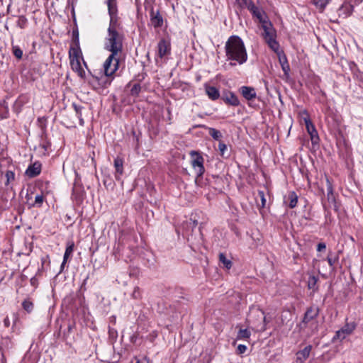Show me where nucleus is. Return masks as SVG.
Here are the masks:
<instances>
[{"instance_id": "obj_19", "label": "nucleus", "mask_w": 363, "mask_h": 363, "mask_svg": "<svg viewBox=\"0 0 363 363\" xmlns=\"http://www.w3.org/2000/svg\"><path fill=\"white\" fill-rule=\"evenodd\" d=\"M205 91L208 98L213 101H215L220 97V92L215 86L206 84Z\"/></svg>"}, {"instance_id": "obj_16", "label": "nucleus", "mask_w": 363, "mask_h": 363, "mask_svg": "<svg viewBox=\"0 0 363 363\" xmlns=\"http://www.w3.org/2000/svg\"><path fill=\"white\" fill-rule=\"evenodd\" d=\"M312 350L311 345H307L303 350L296 352V361L303 363L309 357Z\"/></svg>"}, {"instance_id": "obj_32", "label": "nucleus", "mask_w": 363, "mask_h": 363, "mask_svg": "<svg viewBox=\"0 0 363 363\" xmlns=\"http://www.w3.org/2000/svg\"><path fill=\"white\" fill-rule=\"evenodd\" d=\"M5 177L6 178V181L5 182L6 186H9L10 183L15 179V173L11 170L6 171L5 174Z\"/></svg>"}, {"instance_id": "obj_11", "label": "nucleus", "mask_w": 363, "mask_h": 363, "mask_svg": "<svg viewBox=\"0 0 363 363\" xmlns=\"http://www.w3.org/2000/svg\"><path fill=\"white\" fill-rule=\"evenodd\" d=\"M240 93L247 101L253 100L257 96L255 88L252 86H242L239 89Z\"/></svg>"}, {"instance_id": "obj_5", "label": "nucleus", "mask_w": 363, "mask_h": 363, "mask_svg": "<svg viewBox=\"0 0 363 363\" xmlns=\"http://www.w3.org/2000/svg\"><path fill=\"white\" fill-rule=\"evenodd\" d=\"M190 155L191 156V164L196 174L195 182H197L205 172V167L203 166L204 159L199 153L195 151H191Z\"/></svg>"}, {"instance_id": "obj_38", "label": "nucleus", "mask_w": 363, "mask_h": 363, "mask_svg": "<svg viewBox=\"0 0 363 363\" xmlns=\"http://www.w3.org/2000/svg\"><path fill=\"white\" fill-rule=\"evenodd\" d=\"M141 89L140 85L138 84H134V86L130 89L131 95L137 96L140 93Z\"/></svg>"}, {"instance_id": "obj_47", "label": "nucleus", "mask_w": 363, "mask_h": 363, "mask_svg": "<svg viewBox=\"0 0 363 363\" xmlns=\"http://www.w3.org/2000/svg\"><path fill=\"white\" fill-rule=\"evenodd\" d=\"M4 324L6 327H9L10 325V320H9V318L8 317H6L4 320Z\"/></svg>"}, {"instance_id": "obj_15", "label": "nucleus", "mask_w": 363, "mask_h": 363, "mask_svg": "<svg viewBox=\"0 0 363 363\" xmlns=\"http://www.w3.org/2000/svg\"><path fill=\"white\" fill-rule=\"evenodd\" d=\"M222 99L223 101L233 106H238L240 105V101L238 96L233 92H228L223 96Z\"/></svg>"}, {"instance_id": "obj_24", "label": "nucleus", "mask_w": 363, "mask_h": 363, "mask_svg": "<svg viewBox=\"0 0 363 363\" xmlns=\"http://www.w3.org/2000/svg\"><path fill=\"white\" fill-rule=\"evenodd\" d=\"M74 250V243H71L69 245L67 246L64 256H63V261L61 264V268L64 267L65 263L67 262L69 257L72 254Z\"/></svg>"}, {"instance_id": "obj_35", "label": "nucleus", "mask_w": 363, "mask_h": 363, "mask_svg": "<svg viewBox=\"0 0 363 363\" xmlns=\"http://www.w3.org/2000/svg\"><path fill=\"white\" fill-rule=\"evenodd\" d=\"M44 201V196L41 194H38L35 197V202L32 204V206H38L40 207Z\"/></svg>"}, {"instance_id": "obj_12", "label": "nucleus", "mask_w": 363, "mask_h": 363, "mask_svg": "<svg viewBox=\"0 0 363 363\" xmlns=\"http://www.w3.org/2000/svg\"><path fill=\"white\" fill-rule=\"evenodd\" d=\"M40 172L41 163L39 162H35L28 166L26 171V174L30 178H33L39 175Z\"/></svg>"}, {"instance_id": "obj_48", "label": "nucleus", "mask_w": 363, "mask_h": 363, "mask_svg": "<svg viewBox=\"0 0 363 363\" xmlns=\"http://www.w3.org/2000/svg\"><path fill=\"white\" fill-rule=\"evenodd\" d=\"M132 363H146L145 362H141L138 359L135 358V362H132Z\"/></svg>"}, {"instance_id": "obj_33", "label": "nucleus", "mask_w": 363, "mask_h": 363, "mask_svg": "<svg viewBox=\"0 0 363 363\" xmlns=\"http://www.w3.org/2000/svg\"><path fill=\"white\" fill-rule=\"evenodd\" d=\"M251 333L247 329H240L238 334V339H247L250 337Z\"/></svg>"}, {"instance_id": "obj_28", "label": "nucleus", "mask_w": 363, "mask_h": 363, "mask_svg": "<svg viewBox=\"0 0 363 363\" xmlns=\"http://www.w3.org/2000/svg\"><path fill=\"white\" fill-rule=\"evenodd\" d=\"M219 261L223 264V267L226 269H230L232 267V262L227 259L226 256L223 253L219 254Z\"/></svg>"}, {"instance_id": "obj_8", "label": "nucleus", "mask_w": 363, "mask_h": 363, "mask_svg": "<svg viewBox=\"0 0 363 363\" xmlns=\"http://www.w3.org/2000/svg\"><path fill=\"white\" fill-rule=\"evenodd\" d=\"M303 121L306 125V128L308 133L310 135L311 143L313 145H316L319 143V137L318 132L308 117L303 118Z\"/></svg>"}, {"instance_id": "obj_34", "label": "nucleus", "mask_w": 363, "mask_h": 363, "mask_svg": "<svg viewBox=\"0 0 363 363\" xmlns=\"http://www.w3.org/2000/svg\"><path fill=\"white\" fill-rule=\"evenodd\" d=\"M0 116L1 118H6L9 116V108L4 104H0Z\"/></svg>"}, {"instance_id": "obj_9", "label": "nucleus", "mask_w": 363, "mask_h": 363, "mask_svg": "<svg viewBox=\"0 0 363 363\" xmlns=\"http://www.w3.org/2000/svg\"><path fill=\"white\" fill-rule=\"evenodd\" d=\"M356 325L354 323H347L341 329L337 330L333 339L343 340L347 335H350L355 329Z\"/></svg>"}, {"instance_id": "obj_3", "label": "nucleus", "mask_w": 363, "mask_h": 363, "mask_svg": "<svg viewBox=\"0 0 363 363\" xmlns=\"http://www.w3.org/2000/svg\"><path fill=\"white\" fill-rule=\"evenodd\" d=\"M262 27L264 30L262 36L265 42L268 44L269 48L274 52H277L279 48V45L276 40V31L272 27V24L269 21H267L262 24Z\"/></svg>"}, {"instance_id": "obj_43", "label": "nucleus", "mask_w": 363, "mask_h": 363, "mask_svg": "<svg viewBox=\"0 0 363 363\" xmlns=\"http://www.w3.org/2000/svg\"><path fill=\"white\" fill-rule=\"evenodd\" d=\"M247 347L245 345H239L237 347V352L238 354H243L246 352Z\"/></svg>"}, {"instance_id": "obj_49", "label": "nucleus", "mask_w": 363, "mask_h": 363, "mask_svg": "<svg viewBox=\"0 0 363 363\" xmlns=\"http://www.w3.org/2000/svg\"><path fill=\"white\" fill-rule=\"evenodd\" d=\"M72 328H73V325L69 324L67 327V330L69 332H71L72 330Z\"/></svg>"}, {"instance_id": "obj_37", "label": "nucleus", "mask_w": 363, "mask_h": 363, "mask_svg": "<svg viewBox=\"0 0 363 363\" xmlns=\"http://www.w3.org/2000/svg\"><path fill=\"white\" fill-rule=\"evenodd\" d=\"M327 261L332 269H335V264L338 261V257H332L328 255L327 257Z\"/></svg>"}, {"instance_id": "obj_23", "label": "nucleus", "mask_w": 363, "mask_h": 363, "mask_svg": "<svg viewBox=\"0 0 363 363\" xmlns=\"http://www.w3.org/2000/svg\"><path fill=\"white\" fill-rule=\"evenodd\" d=\"M72 107L76 113L77 118L79 120V124L83 125L84 123V119L82 118V110L84 108L82 106L77 104L75 103L72 104Z\"/></svg>"}, {"instance_id": "obj_50", "label": "nucleus", "mask_w": 363, "mask_h": 363, "mask_svg": "<svg viewBox=\"0 0 363 363\" xmlns=\"http://www.w3.org/2000/svg\"><path fill=\"white\" fill-rule=\"evenodd\" d=\"M230 65L233 66V65H235V63H233V62H230Z\"/></svg>"}, {"instance_id": "obj_31", "label": "nucleus", "mask_w": 363, "mask_h": 363, "mask_svg": "<svg viewBox=\"0 0 363 363\" xmlns=\"http://www.w3.org/2000/svg\"><path fill=\"white\" fill-rule=\"evenodd\" d=\"M22 307L26 311H27L28 313H30L33 310V303L29 299H26L22 303Z\"/></svg>"}, {"instance_id": "obj_21", "label": "nucleus", "mask_w": 363, "mask_h": 363, "mask_svg": "<svg viewBox=\"0 0 363 363\" xmlns=\"http://www.w3.org/2000/svg\"><path fill=\"white\" fill-rule=\"evenodd\" d=\"M285 203L289 201V206L291 208H294L296 206L298 202V196L295 191H290L286 197Z\"/></svg>"}, {"instance_id": "obj_52", "label": "nucleus", "mask_w": 363, "mask_h": 363, "mask_svg": "<svg viewBox=\"0 0 363 363\" xmlns=\"http://www.w3.org/2000/svg\"><path fill=\"white\" fill-rule=\"evenodd\" d=\"M2 1H3V0H0V2H2Z\"/></svg>"}, {"instance_id": "obj_2", "label": "nucleus", "mask_w": 363, "mask_h": 363, "mask_svg": "<svg viewBox=\"0 0 363 363\" xmlns=\"http://www.w3.org/2000/svg\"><path fill=\"white\" fill-rule=\"evenodd\" d=\"M227 60L242 65L247 60V53L242 40L238 35L230 36L225 45Z\"/></svg>"}, {"instance_id": "obj_6", "label": "nucleus", "mask_w": 363, "mask_h": 363, "mask_svg": "<svg viewBox=\"0 0 363 363\" xmlns=\"http://www.w3.org/2000/svg\"><path fill=\"white\" fill-rule=\"evenodd\" d=\"M120 54L111 52L104 63V69L106 76H112L118 69Z\"/></svg>"}, {"instance_id": "obj_42", "label": "nucleus", "mask_w": 363, "mask_h": 363, "mask_svg": "<svg viewBox=\"0 0 363 363\" xmlns=\"http://www.w3.org/2000/svg\"><path fill=\"white\" fill-rule=\"evenodd\" d=\"M258 195L261 199L262 207H264L266 205V199L263 191H259Z\"/></svg>"}, {"instance_id": "obj_51", "label": "nucleus", "mask_w": 363, "mask_h": 363, "mask_svg": "<svg viewBox=\"0 0 363 363\" xmlns=\"http://www.w3.org/2000/svg\"><path fill=\"white\" fill-rule=\"evenodd\" d=\"M86 279H88V277H86V279L84 281V284L85 283V281H86Z\"/></svg>"}, {"instance_id": "obj_29", "label": "nucleus", "mask_w": 363, "mask_h": 363, "mask_svg": "<svg viewBox=\"0 0 363 363\" xmlns=\"http://www.w3.org/2000/svg\"><path fill=\"white\" fill-rule=\"evenodd\" d=\"M12 45V53L15 56V57L18 60H21L23 57V50L22 49L18 46L13 45V43H11Z\"/></svg>"}, {"instance_id": "obj_39", "label": "nucleus", "mask_w": 363, "mask_h": 363, "mask_svg": "<svg viewBox=\"0 0 363 363\" xmlns=\"http://www.w3.org/2000/svg\"><path fill=\"white\" fill-rule=\"evenodd\" d=\"M218 150L220 151V154L222 157H225V153L227 150V145L223 142H220L218 144Z\"/></svg>"}, {"instance_id": "obj_45", "label": "nucleus", "mask_w": 363, "mask_h": 363, "mask_svg": "<svg viewBox=\"0 0 363 363\" xmlns=\"http://www.w3.org/2000/svg\"><path fill=\"white\" fill-rule=\"evenodd\" d=\"M325 248H326V245L324 242H320L317 245V251L318 252H321V251L325 250Z\"/></svg>"}, {"instance_id": "obj_7", "label": "nucleus", "mask_w": 363, "mask_h": 363, "mask_svg": "<svg viewBox=\"0 0 363 363\" xmlns=\"http://www.w3.org/2000/svg\"><path fill=\"white\" fill-rule=\"evenodd\" d=\"M239 1L241 6H246L248 10L252 13L253 16L256 17L259 21L262 24L267 22V17L264 16V13L259 8L256 6L251 0H236Z\"/></svg>"}, {"instance_id": "obj_36", "label": "nucleus", "mask_w": 363, "mask_h": 363, "mask_svg": "<svg viewBox=\"0 0 363 363\" xmlns=\"http://www.w3.org/2000/svg\"><path fill=\"white\" fill-rule=\"evenodd\" d=\"M23 104V101L20 99L18 98L14 103L13 104V110L16 113H18L21 111V107Z\"/></svg>"}, {"instance_id": "obj_30", "label": "nucleus", "mask_w": 363, "mask_h": 363, "mask_svg": "<svg viewBox=\"0 0 363 363\" xmlns=\"http://www.w3.org/2000/svg\"><path fill=\"white\" fill-rule=\"evenodd\" d=\"M28 24V19L25 16H19L18 21L16 22V25L21 29H23L26 27Z\"/></svg>"}, {"instance_id": "obj_1", "label": "nucleus", "mask_w": 363, "mask_h": 363, "mask_svg": "<svg viewBox=\"0 0 363 363\" xmlns=\"http://www.w3.org/2000/svg\"><path fill=\"white\" fill-rule=\"evenodd\" d=\"M110 16L109 26L104 38V49L110 52L121 54L123 51L124 35L119 31L117 22V0H106Z\"/></svg>"}, {"instance_id": "obj_4", "label": "nucleus", "mask_w": 363, "mask_h": 363, "mask_svg": "<svg viewBox=\"0 0 363 363\" xmlns=\"http://www.w3.org/2000/svg\"><path fill=\"white\" fill-rule=\"evenodd\" d=\"M248 321L253 325L254 328L259 332L266 330L267 318L263 311L256 309L251 312Z\"/></svg>"}, {"instance_id": "obj_27", "label": "nucleus", "mask_w": 363, "mask_h": 363, "mask_svg": "<svg viewBox=\"0 0 363 363\" xmlns=\"http://www.w3.org/2000/svg\"><path fill=\"white\" fill-rule=\"evenodd\" d=\"M327 182V198L328 201L334 202L335 201V196L333 194V189L332 184L328 179H326Z\"/></svg>"}, {"instance_id": "obj_46", "label": "nucleus", "mask_w": 363, "mask_h": 363, "mask_svg": "<svg viewBox=\"0 0 363 363\" xmlns=\"http://www.w3.org/2000/svg\"><path fill=\"white\" fill-rule=\"evenodd\" d=\"M30 284L34 286L35 288L37 287L38 284V279L33 277L30 279Z\"/></svg>"}, {"instance_id": "obj_40", "label": "nucleus", "mask_w": 363, "mask_h": 363, "mask_svg": "<svg viewBox=\"0 0 363 363\" xmlns=\"http://www.w3.org/2000/svg\"><path fill=\"white\" fill-rule=\"evenodd\" d=\"M131 296L134 299H138L141 297V294L140 291V288L138 286H135L133 289V291L131 294Z\"/></svg>"}, {"instance_id": "obj_26", "label": "nucleus", "mask_w": 363, "mask_h": 363, "mask_svg": "<svg viewBox=\"0 0 363 363\" xmlns=\"http://www.w3.org/2000/svg\"><path fill=\"white\" fill-rule=\"evenodd\" d=\"M279 62L281 66V69L286 77H289V72L290 71V67L287 62L286 57L284 56L282 58L279 57Z\"/></svg>"}, {"instance_id": "obj_22", "label": "nucleus", "mask_w": 363, "mask_h": 363, "mask_svg": "<svg viewBox=\"0 0 363 363\" xmlns=\"http://www.w3.org/2000/svg\"><path fill=\"white\" fill-rule=\"evenodd\" d=\"M200 126L206 128L208 130V134L216 140H220V138L223 137L222 133L218 130H216L213 128L207 127L206 125Z\"/></svg>"}, {"instance_id": "obj_20", "label": "nucleus", "mask_w": 363, "mask_h": 363, "mask_svg": "<svg viewBox=\"0 0 363 363\" xmlns=\"http://www.w3.org/2000/svg\"><path fill=\"white\" fill-rule=\"evenodd\" d=\"M70 66L72 69L77 72L78 75L81 77H83L85 74L84 70L82 69L80 60H76L75 61H70Z\"/></svg>"}, {"instance_id": "obj_25", "label": "nucleus", "mask_w": 363, "mask_h": 363, "mask_svg": "<svg viewBox=\"0 0 363 363\" xmlns=\"http://www.w3.org/2000/svg\"><path fill=\"white\" fill-rule=\"evenodd\" d=\"M318 280V277H316L315 276H310L308 277V288L309 289L313 290V292L318 291V286H317Z\"/></svg>"}, {"instance_id": "obj_17", "label": "nucleus", "mask_w": 363, "mask_h": 363, "mask_svg": "<svg viewBox=\"0 0 363 363\" xmlns=\"http://www.w3.org/2000/svg\"><path fill=\"white\" fill-rule=\"evenodd\" d=\"M113 164L116 169V179L119 181L121 176L123 174V160L117 157L114 159Z\"/></svg>"}, {"instance_id": "obj_14", "label": "nucleus", "mask_w": 363, "mask_h": 363, "mask_svg": "<svg viewBox=\"0 0 363 363\" xmlns=\"http://www.w3.org/2000/svg\"><path fill=\"white\" fill-rule=\"evenodd\" d=\"M319 314V309L317 307H309L303 316V323H308L312 320L315 319Z\"/></svg>"}, {"instance_id": "obj_44", "label": "nucleus", "mask_w": 363, "mask_h": 363, "mask_svg": "<svg viewBox=\"0 0 363 363\" xmlns=\"http://www.w3.org/2000/svg\"><path fill=\"white\" fill-rule=\"evenodd\" d=\"M72 35L74 38V41L75 45H79V33L78 30H73L72 31Z\"/></svg>"}, {"instance_id": "obj_13", "label": "nucleus", "mask_w": 363, "mask_h": 363, "mask_svg": "<svg viewBox=\"0 0 363 363\" xmlns=\"http://www.w3.org/2000/svg\"><path fill=\"white\" fill-rule=\"evenodd\" d=\"M150 21L155 28H160L163 24V18L160 11H155L153 8L150 11Z\"/></svg>"}, {"instance_id": "obj_18", "label": "nucleus", "mask_w": 363, "mask_h": 363, "mask_svg": "<svg viewBox=\"0 0 363 363\" xmlns=\"http://www.w3.org/2000/svg\"><path fill=\"white\" fill-rule=\"evenodd\" d=\"M69 60L75 61L76 60H80L82 58V53L79 48V45H75L74 47H71L69 51Z\"/></svg>"}, {"instance_id": "obj_41", "label": "nucleus", "mask_w": 363, "mask_h": 363, "mask_svg": "<svg viewBox=\"0 0 363 363\" xmlns=\"http://www.w3.org/2000/svg\"><path fill=\"white\" fill-rule=\"evenodd\" d=\"M328 4V0H316L315 1V4L321 9H324Z\"/></svg>"}, {"instance_id": "obj_10", "label": "nucleus", "mask_w": 363, "mask_h": 363, "mask_svg": "<svg viewBox=\"0 0 363 363\" xmlns=\"http://www.w3.org/2000/svg\"><path fill=\"white\" fill-rule=\"evenodd\" d=\"M170 43L165 39H161L157 45V56L160 58L170 53Z\"/></svg>"}]
</instances>
